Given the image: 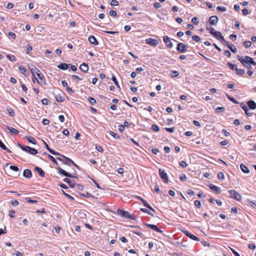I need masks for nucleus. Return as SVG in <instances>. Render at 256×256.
I'll list each match as a JSON object with an SVG mask.
<instances>
[{"mask_svg":"<svg viewBox=\"0 0 256 256\" xmlns=\"http://www.w3.org/2000/svg\"><path fill=\"white\" fill-rule=\"evenodd\" d=\"M238 59L240 62L244 66L248 68H251L252 64L254 66L256 65V62H254V60L252 58L248 56H246L244 57V58H243L240 56H238Z\"/></svg>","mask_w":256,"mask_h":256,"instance_id":"f257e3e1","label":"nucleus"},{"mask_svg":"<svg viewBox=\"0 0 256 256\" xmlns=\"http://www.w3.org/2000/svg\"><path fill=\"white\" fill-rule=\"evenodd\" d=\"M116 213L118 215L122 218H129L130 220H136V216L134 214H130L128 212L122 210L120 209H118L117 210Z\"/></svg>","mask_w":256,"mask_h":256,"instance_id":"f03ea898","label":"nucleus"},{"mask_svg":"<svg viewBox=\"0 0 256 256\" xmlns=\"http://www.w3.org/2000/svg\"><path fill=\"white\" fill-rule=\"evenodd\" d=\"M18 146L22 150L32 155H36L38 152V150L36 149L31 148L30 146H23L20 144H18Z\"/></svg>","mask_w":256,"mask_h":256,"instance_id":"7ed1b4c3","label":"nucleus"},{"mask_svg":"<svg viewBox=\"0 0 256 256\" xmlns=\"http://www.w3.org/2000/svg\"><path fill=\"white\" fill-rule=\"evenodd\" d=\"M160 178L166 182H168V178L167 174L165 172L164 170H162V168H160L158 170Z\"/></svg>","mask_w":256,"mask_h":256,"instance_id":"20e7f679","label":"nucleus"},{"mask_svg":"<svg viewBox=\"0 0 256 256\" xmlns=\"http://www.w3.org/2000/svg\"><path fill=\"white\" fill-rule=\"evenodd\" d=\"M38 72L36 74L39 80H37V82L40 85L46 84V80L44 74L40 70H38Z\"/></svg>","mask_w":256,"mask_h":256,"instance_id":"39448f33","label":"nucleus"},{"mask_svg":"<svg viewBox=\"0 0 256 256\" xmlns=\"http://www.w3.org/2000/svg\"><path fill=\"white\" fill-rule=\"evenodd\" d=\"M56 159L62 162L64 164L70 166V162H71V159L65 156L64 155H62V157H57Z\"/></svg>","mask_w":256,"mask_h":256,"instance_id":"423d86ee","label":"nucleus"},{"mask_svg":"<svg viewBox=\"0 0 256 256\" xmlns=\"http://www.w3.org/2000/svg\"><path fill=\"white\" fill-rule=\"evenodd\" d=\"M228 192L231 198L237 200H240L241 199V195L234 190H230Z\"/></svg>","mask_w":256,"mask_h":256,"instance_id":"0eeeda50","label":"nucleus"},{"mask_svg":"<svg viewBox=\"0 0 256 256\" xmlns=\"http://www.w3.org/2000/svg\"><path fill=\"white\" fill-rule=\"evenodd\" d=\"M188 46L184 43H178L176 48L178 52L180 53L184 52L187 50Z\"/></svg>","mask_w":256,"mask_h":256,"instance_id":"6e6552de","label":"nucleus"},{"mask_svg":"<svg viewBox=\"0 0 256 256\" xmlns=\"http://www.w3.org/2000/svg\"><path fill=\"white\" fill-rule=\"evenodd\" d=\"M56 169L58 170L59 174H62L64 176L71 178H75L76 176H72L69 172H67L66 171L62 169L60 167H57Z\"/></svg>","mask_w":256,"mask_h":256,"instance_id":"1a4fd4ad","label":"nucleus"},{"mask_svg":"<svg viewBox=\"0 0 256 256\" xmlns=\"http://www.w3.org/2000/svg\"><path fill=\"white\" fill-rule=\"evenodd\" d=\"M212 36H214L216 39H218L221 42H225V40L224 36L222 35V34L220 32L214 31V33Z\"/></svg>","mask_w":256,"mask_h":256,"instance_id":"9d476101","label":"nucleus"},{"mask_svg":"<svg viewBox=\"0 0 256 256\" xmlns=\"http://www.w3.org/2000/svg\"><path fill=\"white\" fill-rule=\"evenodd\" d=\"M164 41L168 48H171L173 47V44L168 36H164Z\"/></svg>","mask_w":256,"mask_h":256,"instance_id":"9b49d317","label":"nucleus"},{"mask_svg":"<svg viewBox=\"0 0 256 256\" xmlns=\"http://www.w3.org/2000/svg\"><path fill=\"white\" fill-rule=\"evenodd\" d=\"M147 44L152 46H156L158 44V41L156 39L148 38L146 40Z\"/></svg>","mask_w":256,"mask_h":256,"instance_id":"f8f14e48","label":"nucleus"},{"mask_svg":"<svg viewBox=\"0 0 256 256\" xmlns=\"http://www.w3.org/2000/svg\"><path fill=\"white\" fill-rule=\"evenodd\" d=\"M144 225L146 226L148 228L153 230H154L155 231L159 233L162 234L163 232L162 230H160L156 225L149 224H144Z\"/></svg>","mask_w":256,"mask_h":256,"instance_id":"ddd939ff","label":"nucleus"},{"mask_svg":"<svg viewBox=\"0 0 256 256\" xmlns=\"http://www.w3.org/2000/svg\"><path fill=\"white\" fill-rule=\"evenodd\" d=\"M183 232L187 236H188V238H190L192 240H194L196 241H199L200 240V238H198L197 236H195L193 234H191L188 231L184 230Z\"/></svg>","mask_w":256,"mask_h":256,"instance_id":"4468645a","label":"nucleus"},{"mask_svg":"<svg viewBox=\"0 0 256 256\" xmlns=\"http://www.w3.org/2000/svg\"><path fill=\"white\" fill-rule=\"evenodd\" d=\"M209 188L212 190V191L214 192L216 194H219L221 192V189L220 188L214 185H213L212 184H210L208 186Z\"/></svg>","mask_w":256,"mask_h":256,"instance_id":"2eb2a0df","label":"nucleus"},{"mask_svg":"<svg viewBox=\"0 0 256 256\" xmlns=\"http://www.w3.org/2000/svg\"><path fill=\"white\" fill-rule=\"evenodd\" d=\"M218 18L217 16H213L210 18L209 22L212 25H216L218 22Z\"/></svg>","mask_w":256,"mask_h":256,"instance_id":"dca6fc26","label":"nucleus"},{"mask_svg":"<svg viewBox=\"0 0 256 256\" xmlns=\"http://www.w3.org/2000/svg\"><path fill=\"white\" fill-rule=\"evenodd\" d=\"M64 182L68 183L69 186L72 188H74L76 185V182L74 180H70L68 178H64L63 180Z\"/></svg>","mask_w":256,"mask_h":256,"instance_id":"f3484780","label":"nucleus"},{"mask_svg":"<svg viewBox=\"0 0 256 256\" xmlns=\"http://www.w3.org/2000/svg\"><path fill=\"white\" fill-rule=\"evenodd\" d=\"M23 176L28 178H30L32 176V173L30 170L28 169L24 170L23 172Z\"/></svg>","mask_w":256,"mask_h":256,"instance_id":"a211bd4d","label":"nucleus"},{"mask_svg":"<svg viewBox=\"0 0 256 256\" xmlns=\"http://www.w3.org/2000/svg\"><path fill=\"white\" fill-rule=\"evenodd\" d=\"M89 42L94 45H98V42L94 36H91L88 37Z\"/></svg>","mask_w":256,"mask_h":256,"instance_id":"6ab92c4d","label":"nucleus"},{"mask_svg":"<svg viewBox=\"0 0 256 256\" xmlns=\"http://www.w3.org/2000/svg\"><path fill=\"white\" fill-rule=\"evenodd\" d=\"M34 170L37 172H38L40 176L42 177H44L45 175V173L44 170L38 166H36L34 168Z\"/></svg>","mask_w":256,"mask_h":256,"instance_id":"aec40b11","label":"nucleus"},{"mask_svg":"<svg viewBox=\"0 0 256 256\" xmlns=\"http://www.w3.org/2000/svg\"><path fill=\"white\" fill-rule=\"evenodd\" d=\"M29 68L30 70L31 73L34 76L35 74H36L38 72V70H40L35 66L33 65L29 66Z\"/></svg>","mask_w":256,"mask_h":256,"instance_id":"412c9836","label":"nucleus"},{"mask_svg":"<svg viewBox=\"0 0 256 256\" xmlns=\"http://www.w3.org/2000/svg\"><path fill=\"white\" fill-rule=\"evenodd\" d=\"M80 70L84 72H86L88 70V66L85 63H82L80 66Z\"/></svg>","mask_w":256,"mask_h":256,"instance_id":"4be33fe9","label":"nucleus"},{"mask_svg":"<svg viewBox=\"0 0 256 256\" xmlns=\"http://www.w3.org/2000/svg\"><path fill=\"white\" fill-rule=\"evenodd\" d=\"M248 106L252 110L256 108V103L253 100H250L248 102Z\"/></svg>","mask_w":256,"mask_h":256,"instance_id":"5701e85b","label":"nucleus"},{"mask_svg":"<svg viewBox=\"0 0 256 256\" xmlns=\"http://www.w3.org/2000/svg\"><path fill=\"white\" fill-rule=\"evenodd\" d=\"M25 138L28 140V142H30L32 144H36V139L33 138V137H32V136H25Z\"/></svg>","mask_w":256,"mask_h":256,"instance_id":"b1692460","label":"nucleus"},{"mask_svg":"<svg viewBox=\"0 0 256 256\" xmlns=\"http://www.w3.org/2000/svg\"><path fill=\"white\" fill-rule=\"evenodd\" d=\"M54 97L58 102H62L64 100V97H63L60 94H55Z\"/></svg>","mask_w":256,"mask_h":256,"instance_id":"393cba45","label":"nucleus"},{"mask_svg":"<svg viewBox=\"0 0 256 256\" xmlns=\"http://www.w3.org/2000/svg\"><path fill=\"white\" fill-rule=\"evenodd\" d=\"M240 168L242 170L245 174H248L250 172L248 168L244 164H240Z\"/></svg>","mask_w":256,"mask_h":256,"instance_id":"a878e982","label":"nucleus"},{"mask_svg":"<svg viewBox=\"0 0 256 256\" xmlns=\"http://www.w3.org/2000/svg\"><path fill=\"white\" fill-rule=\"evenodd\" d=\"M0 148L3 150H6L8 153H11L12 151L8 148L4 143L0 140Z\"/></svg>","mask_w":256,"mask_h":256,"instance_id":"bb28decb","label":"nucleus"},{"mask_svg":"<svg viewBox=\"0 0 256 256\" xmlns=\"http://www.w3.org/2000/svg\"><path fill=\"white\" fill-rule=\"evenodd\" d=\"M7 128L9 130V131L11 133V134H18V131L12 126H8Z\"/></svg>","mask_w":256,"mask_h":256,"instance_id":"cd10ccee","label":"nucleus"},{"mask_svg":"<svg viewBox=\"0 0 256 256\" xmlns=\"http://www.w3.org/2000/svg\"><path fill=\"white\" fill-rule=\"evenodd\" d=\"M68 64L66 63L60 64L58 66V67L62 70H66L68 68Z\"/></svg>","mask_w":256,"mask_h":256,"instance_id":"c85d7f7f","label":"nucleus"},{"mask_svg":"<svg viewBox=\"0 0 256 256\" xmlns=\"http://www.w3.org/2000/svg\"><path fill=\"white\" fill-rule=\"evenodd\" d=\"M228 48L234 53H236V47L232 44H228Z\"/></svg>","mask_w":256,"mask_h":256,"instance_id":"c756f323","label":"nucleus"},{"mask_svg":"<svg viewBox=\"0 0 256 256\" xmlns=\"http://www.w3.org/2000/svg\"><path fill=\"white\" fill-rule=\"evenodd\" d=\"M48 158L53 162L54 164L56 166H58V162H57V161L55 159V158L52 156L51 155H50V154H48Z\"/></svg>","mask_w":256,"mask_h":256,"instance_id":"7c9ffc66","label":"nucleus"},{"mask_svg":"<svg viewBox=\"0 0 256 256\" xmlns=\"http://www.w3.org/2000/svg\"><path fill=\"white\" fill-rule=\"evenodd\" d=\"M6 57L10 60L12 62H15L16 60V57L14 55L8 54Z\"/></svg>","mask_w":256,"mask_h":256,"instance_id":"2f4dec72","label":"nucleus"},{"mask_svg":"<svg viewBox=\"0 0 256 256\" xmlns=\"http://www.w3.org/2000/svg\"><path fill=\"white\" fill-rule=\"evenodd\" d=\"M236 74L239 76H242L244 73V70L242 69L236 68Z\"/></svg>","mask_w":256,"mask_h":256,"instance_id":"473e14b6","label":"nucleus"},{"mask_svg":"<svg viewBox=\"0 0 256 256\" xmlns=\"http://www.w3.org/2000/svg\"><path fill=\"white\" fill-rule=\"evenodd\" d=\"M112 80L114 82L115 84V85L118 88H120V85L118 84V80H116V78L114 76H112Z\"/></svg>","mask_w":256,"mask_h":256,"instance_id":"72a5a7b5","label":"nucleus"},{"mask_svg":"<svg viewBox=\"0 0 256 256\" xmlns=\"http://www.w3.org/2000/svg\"><path fill=\"white\" fill-rule=\"evenodd\" d=\"M88 99L90 104L94 105L96 104V100L94 98L89 96Z\"/></svg>","mask_w":256,"mask_h":256,"instance_id":"f704fd0d","label":"nucleus"},{"mask_svg":"<svg viewBox=\"0 0 256 256\" xmlns=\"http://www.w3.org/2000/svg\"><path fill=\"white\" fill-rule=\"evenodd\" d=\"M240 106L241 108L244 110L246 114H247V109L248 108V106L244 103H241L240 104Z\"/></svg>","mask_w":256,"mask_h":256,"instance_id":"c9c22d12","label":"nucleus"},{"mask_svg":"<svg viewBox=\"0 0 256 256\" xmlns=\"http://www.w3.org/2000/svg\"><path fill=\"white\" fill-rule=\"evenodd\" d=\"M151 129L154 130V131H155V132H159L160 130V129L159 128V127L156 125V124H152V127H151Z\"/></svg>","mask_w":256,"mask_h":256,"instance_id":"e433bc0d","label":"nucleus"},{"mask_svg":"<svg viewBox=\"0 0 256 256\" xmlns=\"http://www.w3.org/2000/svg\"><path fill=\"white\" fill-rule=\"evenodd\" d=\"M19 70L20 71V72L23 74H26V73L27 71V70L22 66H21L19 67Z\"/></svg>","mask_w":256,"mask_h":256,"instance_id":"4c0bfd02","label":"nucleus"},{"mask_svg":"<svg viewBox=\"0 0 256 256\" xmlns=\"http://www.w3.org/2000/svg\"><path fill=\"white\" fill-rule=\"evenodd\" d=\"M25 200L28 202L32 204H36L38 201L36 200H32L30 198H26Z\"/></svg>","mask_w":256,"mask_h":256,"instance_id":"58836bf2","label":"nucleus"},{"mask_svg":"<svg viewBox=\"0 0 256 256\" xmlns=\"http://www.w3.org/2000/svg\"><path fill=\"white\" fill-rule=\"evenodd\" d=\"M218 179L220 180H224V176L223 172H219L218 174Z\"/></svg>","mask_w":256,"mask_h":256,"instance_id":"ea45409f","label":"nucleus"},{"mask_svg":"<svg viewBox=\"0 0 256 256\" xmlns=\"http://www.w3.org/2000/svg\"><path fill=\"white\" fill-rule=\"evenodd\" d=\"M171 72L172 73V74L171 75V76L172 77V78L178 77L179 76V73L177 71L172 70Z\"/></svg>","mask_w":256,"mask_h":256,"instance_id":"a19ab883","label":"nucleus"},{"mask_svg":"<svg viewBox=\"0 0 256 256\" xmlns=\"http://www.w3.org/2000/svg\"><path fill=\"white\" fill-rule=\"evenodd\" d=\"M227 64L230 66V69L232 70H236V69L237 68L236 66L234 64H232L230 62H228Z\"/></svg>","mask_w":256,"mask_h":256,"instance_id":"79ce46f5","label":"nucleus"},{"mask_svg":"<svg viewBox=\"0 0 256 256\" xmlns=\"http://www.w3.org/2000/svg\"><path fill=\"white\" fill-rule=\"evenodd\" d=\"M140 210L144 212H145V213H146L152 216H154V215L147 209L146 208H142L140 209Z\"/></svg>","mask_w":256,"mask_h":256,"instance_id":"37998d69","label":"nucleus"},{"mask_svg":"<svg viewBox=\"0 0 256 256\" xmlns=\"http://www.w3.org/2000/svg\"><path fill=\"white\" fill-rule=\"evenodd\" d=\"M110 136L116 139H120V137L116 134L113 132H110Z\"/></svg>","mask_w":256,"mask_h":256,"instance_id":"c03bdc74","label":"nucleus"},{"mask_svg":"<svg viewBox=\"0 0 256 256\" xmlns=\"http://www.w3.org/2000/svg\"><path fill=\"white\" fill-rule=\"evenodd\" d=\"M138 198L142 201V202L145 206L147 207L149 206V204L146 202V201L145 200L140 197H138Z\"/></svg>","mask_w":256,"mask_h":256,"instance_id":"a18cd8bd","label":"nucleus"},{"mask_svg":"<svg viewBox=\"0 0 256 256\" xmlns=\"http://www.w3.org/2000/svg\"><path fill=\"white\" fill-rule=\"evenodd\" d=\"M192 22L194 24H198L199 22L198 18L197 17H194L192 19Z\"/></svg>","mask_w":256,"mask_h":256,"instance_id":"49530a36","label":"nucleus"},{"mask_svg":"<svg viewBox=\"0 0 256 256\" xmlns=\"http://www.w3.org/2000/svg\"><path fill=\"white\" fill-rule=\"evenodd\" d=\"M216 10L222 12H224L226 10V7L218 6L216 8Z\"/></svg>","mask_w":256,"mask_h":256,"instance_id":"de8ad7c7","label":"nucleus"},{"mask_svg":"<svg viewBox=\"0 0 256 256\" xmlns=\"http://www.w3.org/2000/svg\"><path fill=\"white\" fill-rule=\"evenodd\" d=\"M10 168L11 170L14 172H18L19 170V168L16 166H10Z\"/></svg>","mask_w":256,"mask_h":256,"instance_id":"09e8293b","label":"nucleus"},{"mask_svg":"<svg viewBox=\"0 0 256 256\" xmlns=\"http://www.w3.org/2000/svg\"><path fill=\"white\" fill-rule=\"evenodd\" d=\"M194 203L195 206H196L197 208H200L201 207V203L200 200H196L194 202Z\"/></svg>","mask_w":256,"mask_h":256,"instance_id":"8fccbe9b","label":"nucleus"},{"mask_svg":"<svg viewBox=\"0 0 256 256\" xmlns=\"http://www.w3.org/2000/svg\"><path fill=\"white\" fill-rule=\"evenodd\" d=\"M15 211L14 210H10L9 211L8 216L11 218H14L15 217Z\"/></svg>","mask_w":256,"mask_h":256,"instance_id":"3c124183","label":"nucleus"},{"mask_svg":"<svg viewBox=\"0 0 256 256\" xmlns=\"http://www.w3.org/2000/svg\"><path fill=\"white\" fill-rule=\"evenodd\" d=\"M206 28V30H209L210 33L212 35V34H213L214 33V31H215V30H214V28H212V27H208V26H207V27Z\"/></svg>","mask_w":256,"mask_h":256,"instance_id":"603ef678","label":"nucleus"},{"mask_svg":"<svg viewBox=\"0 0 256 256\" xmlns=\"http://www.w3.org/2000/svg\"><path fill=\"white\" fill-rule=\"evenodd\" d=\"M192 40L196 42H199L200 40V38L199 36H194L192 37Z\"/></svg>","mask_w":256,"mask_h":256,"instance_id":"864d4df0","label":"nucleus"},{"mask_svg":"<svg viewBox=\"0 0 256 256\" xmlns=\"http://www.w3.org/2000/svg\"><path fill=\"white\" fill-rule=\"evenodd\" d=\"M226 96L228 99L231 102H233L234 104H238V102L234 98H232L228 94Z\"/></svg>","mask_w":256,"mask_h":256,"instance_id":"5fc2aeb1","label":"nucleus"},{"mask_svg":"<svg viewBox=\"0 0 256 256\" xmlns=\"http://www.w3.org/2000/svg\"><path fill=\"white\" fill-rule=\"evenodd\" d=\"M180 180L181 181L185 182V181H186L187 178H186V176L185 174H182L180 176Z\"/></svg>","mask_w":256,"mask_h":256,"instance_id":"6e6d98bb","label":"nucleus"},{"mask_svg":"<svg viewBox=\"0 0 256 256\" xmlns=\"http://www.w3.org/2000/svg\"><path fill=\"white\" fill-rule=\"evenodd\" d=\"M244 46H246V48H249L252 45V42L250 41H246L244 42Z\"/></svg>","mask_w":256,"mask_h":256,"instance_id":"4d7b16f0","label":"nucleus"},{"mask_svg":"<svg viewBox=\"0 0 256 256\" xmlns=\"http://www.w3.org/2000/svg\"><path fill=\"white\" fill-rule=\"evenodd\" d=\"M216 111L218 113L222 112L224 111V108L223 107H218L216 108Z\"/></svg>","mask_w":256,"mask_h":256,"instance_id":"13d9d810","label":"nucleus"},{"mask_svg":"<svg viewBox=\"0 0 256 256\" xmlns=\"http://www.w3.org/2000/svg\"><path fill=\"white\" fill-rule=\"evenodd\" d=\"M62 192H63L64 194L66 197H67L68 198H69L70 200H74V198L72 196L70 195H69L68 194L66 193L64 190H62Z\"/></svg>","mask_w":256,"mask_h":256,"instance_id":"bf43d9fd","label":"nucleus"},{"mask_svg":"<svg viewBox=\"0 0 256 256\" xmlns=\"http://www.w3.org/2000/svg\"><path fill=\"white\" fill-rule=\"evenodd\" d=\"M179 164L182 167L184 168H186L187 166L186 163L184 160H182L181 162H180Z\"/></svg>","mask_w":256,"mask_h":256,"instance_id":"052dcab7","label":"nucleus"},{"mask_svg":"<svg viewBox=\"0 0 256 256\" xmlns=\"http://www.w3.org/2000/svg\"><path fill=\"white\" fill-rule=\"evenodd\" d=\"M11 204L12 206H16L18 205L19 202L16 200H12L11 201Z\"/></svg>","mask_w":256,"mask_h":256,"instance_id":"680f3d73","label":"nucleus"},{"mask_svg":"<svg viewBox=\"0 0 256 256\" xmlns=\"http://www.w3.org/2000/svg\"><path fill=\"white\" fill-rule=\"evenodd\" d=\"M110 4L112 6H117L118 4V2L116 0H112Z\"/></svg>","mask_w":256,"mask_h":256,"instance_id":"e2e57ef3","label":"nucleus"},{"mask_svg":"<svg viewBox=\"0 0 256 256\" xmlns=\"http://www.w3.org/2000/svg\"><path fill=\"white\" fill-rule=\"evenodd\" d=\"M230 38L232 41H235L236 39V35L234 34H231L230 36Z\"/></svg>","mask_w":256,"mask_h":256,"instance_id":"0e129e2a","label":"nucleus"},{"mask_svg":"<svg viewBox=\"0 0 256 256\" xmlns=\"http://www.w3.org/2000/svg\"><path fill=\"white\" fill-rule=\"evenodd\" d=\"M8 36L14 40L16 38V34L12 32H8Z\"/></svg>","mask_w":256,"mask_h":256,"instance_id":"69168bd1","label":"nucleus"},{"mask_svg":"<svg viewBox=\"0 0 256 256\" xmlns=\"http://www.w3.org/2000/svg\"><path fill=\"white\" fill-rule=\"evenodd\" d=\"M72 78L74 80H82V78H80V76L76 75H72Z\"/></svg>","mask_w":256,"mask_h":256,"instance_id":"338daca9","label":"nucleus"},{"mask_svg":"<svg viewBox=\"0 0 256 256\" xmlns=\"http://www.w3.org/2000/svg\"><path fill=\"white\" fill-rule=\"evenodd\" d=\"M42 102L44 105H47V104H48V99L46 98H43L42 100Z\"/></svg>","mask_w":256,"mask_h":256,"instance_id":"774afa93","label":"nucleus"}]
</instances>
